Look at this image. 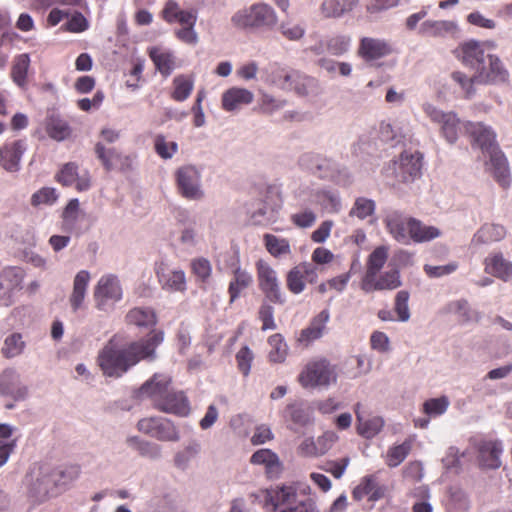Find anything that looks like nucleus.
<instances>
[{"label":"nucleus","mask_w":512,"mask_h":512,"mask_svg":"<svg viewBox=\"0 0 512 512\" xmlns=\"http://www.w3.org/2000/svg\"><path fill=\"white\" fill-rule=\"evenodd\" d=\"M163 339L162 331H152L144 339L121 346L118 337L113 336L99 351L97 363L105 376L119 378L140 360H154Z\"/></svg>","instance_id":"1"},{"label":"nucleus","mask_w":512,"mask_h":512,"mask_svg":"<svg viewBox=\"0 0 512 512\" xmlns=\"http://www.w3.org/2000/svg\"><path fill=\"white\" fill-rule=\"evenodd\" d=\"M470 134L473 147L479 148L485 157L489 158L487 165L495 179L503 186L510 184V171L507 159L496 142V134L491 127L481 122H468L465 125Z\"/></svg>","instance_id":"2"},{"label":"nucleus","mask_w":512,"mask_h":512,"mask_svg":"<svg viewBox=\"0 0 512 512\" xmlns=\"http://www.w3.org/2000/svg\"><path fill=\"white\" fill-rule=\"evenodd\" d=\"M24 483L27 497L33 504L44 503L59 493L53 478V466L49 464H33L25 475Z\"/></svg>","instance_id":"3"},{"label":"nucleus","mask_w":512,"mask_h":512,"mask_svg":"<svg viewBox=\"0 0 512 512\" xmlns=\"http://www.w3.org/2000/svg\"><path fill=\"white\" fill-rule=\"evenodd\" d=\"M278 22L275 10L266 3H254L236 11L231 23L238 29L248 31H270Z\"/></svg>","instance_id":"4"},{"label":"nucleus","mask_w":512,"mask_h":512,"mask_svg":"<svg viewBox=\"0 0 512 512\" xmlns=\"http://www.w3.org/2000/svg\"><path fill=\"white\" fill-rule=\"evenodd\" d=\"M272 83L286 92L300 97L317 96L322 92L319 80L295 69H278L272 74Z\"/></svg>","instance_id":"5"},{"label":"nucleus","mask_w":512,"mask_h":512,"mask_svg":"<svg viewBox=\"0 0 512 512\" xmlns=\"http://www.w3.org/2000/svg\"><path fill=\"white\" fill-rule=\"evenodd\" d=\"M303 388H327L337 381L334 365L326 359L309 362L298 377Z\"/></svg>","instance_id":"6"},{"label":"nucleus","mask_w":512,"mask_h":512,"mask_svg":"<svg viewBox=\"0 0 512 512\" xmlns=\"http://www.w3.org/2000/svg\"><path fill=\"white\" fill-rule=\"evenodd\" d=\"M178 193L190 201H200L205 197L202 187V170L193 164H184L174 173Z\"/></svg>","instance_id":"7"},{"label":"nucleus","mask_w":512,"mask_h":512,"mask_svg":"<svg viewBox=\"0 0 512 512\" xmlns=\"http://www.w3.org/2000/svg\"><path fill=\"white\" fill-rule=\"evenodd\" d=\"M296 493L292 487H281L274 491H265V507L271 506L272 511H276L280 505H287L280 512H320L316 503L311 498L298 501L292 505V500Z\"/></svg>","instance_id":"8"},{"label":"nucleus","mask_w":512,"mask_h":512,"mask_svg":"<svg viewBox=\"0 0 512 512\" xmlns=\"http://www.w3.org/2000/svg\"><path fill=\"white\" fill-rule=\"evenodd\" d=\"M93 296L97 309L106 311L111 308L123 296L119 278L114 274L101 276L94 288Z\"/></svg>","instance_id":"9"},{"label":"nucleus","mask_w":512,"mask_h":512,"mask_svg":"<svg viewBox=\"0 0 512 512\" xmlns=\"http://www.w3.org/2000/svg\"><path fill=\"white\" fill-rule=\"evenodd\" d=\"M474 80L481 85H507L510 73L498 55L487 54L485 64L474 72Z\"/></svg>","instance_id":"10"},{"label":"nucleus","mask_w":512,"mask_h":512,"mask_svg":"<svg viewBox=\"0 0 512 512\" xmlns=\"http://www.w3.org/2000/svg\"><path fill=\"white\" fill-rule=\"evenodd\" d=\"M137 428L140 432L159 441L177 442L180 433L175 424L164 417H146L138 421Z\"/></svg>","instance_id":"11"},{"label":"nucleus","mask_w":512,"mask_h":512,"mask_svg":"<svg viewBox=\"0 0 512 512\" xmlns=\"http://www.w3.org/2000/svg\"><path fill=\"white\" fill-rule=\"evenodd\" d=\"M258 282L265 297L275 304H283L285 296L281 290L276 271L267 263H257Z\"/></svg>","instance_id":"12"},{"label":"nucleus","mask_w":512,"mask_h":512,"mask_svg":"<svg viewBox=\"0 0 512 512\" xmlns=\"http://www.w3.org/2000/svg\"><path fill=\"white\" fill-rule=\"evenodd\" d=\"M419 152H403L400 158L393 162L396 178L402 183L413 182L421 174L422 162Z\"/></svg>","instance_id":"13"},{"label":"nucleus","mask_w":512,"mask_h":512,"mask_svg":"<svg viewBox=\"0 0 512 512\" xmlns=\"http://www.w3.org/2000/svg\"><path fill=\"white\" fill-rule=\"evenodd\" d=\"M0 395L15 402L28 396V388L22 383L21 375L14 368H6L0 373Z\"/></svg>","instance_id":"14"},{"label":"nucleus","mask_w":512,"mask_h":512,"mask_svg":"<svg viewBox=\"0 0 512 512\" xmlns=\"http://www.w3.org/2000/svg\"><path fill=\"white\" fill-rule=\"evenodd\" d=\"M306 189H308V187L299 189L297 193V196L304 202L308 204L319 205L329 213H338L340 211L341 199L337 191L329 189H316L311 190L308 194V197H305Z\"/></svg>","instance_id":"15"},{"label":"nucleus","mask_w":512,"mask_h":512,"mask_svg":"<svg viewBox=\"0 0 512 512\" xmlns=\"http://www.w3.org/2000/svg\"><path fill=\"white\" fill-rule=\"evenodd\" d=\"M156 276L163 290L168 292H185L186 274L182 269H172L166 263L156 264Z\"/></svg>","instance_id":"16"},{"label":"nucleus","mask_w":512,"mask_h":512,"mask_svg":"<svg viewBox=\"0 0 512 512\" xmlns=\"http://www.w3.org/2000/svg\"><path fill=\"white\" fill-rule=\"evenodd\" d=\"M26 150L27 144L24 140L6 142L0 147V166L8 173L19 172Z\"/></svg>","instance_id":"17"},{"label":"nucleus","mask_w":512,"mask_h":512,"mask_svg":"<svg viewBox=\"0 0 512 512\" xmlns=\"http://www.w3.org/2000/svg\"><path fill=\"white\" fill-rule=\"evenodd\" d=\"M170 384L171 377L169 375L155 373L149 380L142 384L137 392V397L139 399H150L155 407L170 389Z\"/></svg>","instance_id":"18"},{"label":"nucleus","mask_w":512,"mask_h":512,"mask_svg":"<svg viewBox=\"0 0 512 512\" xmlns=\"http://www.w3.org/2000/svg\"><path fill=\"white\" fill-rule=\"evenodd\" d=\"M95 153L107 171H128L131 169L132 159L130 156L123 155L115 148L107 149L102 142L96 143Z\"/></svg>","instance_id":"19"},{"label":"nucleus","mask_w":512,"mask_h":512,"mask_svg":"<svg viewBox=\"0 0 512 512\" xmlns=\"http://www.w3.org/2000/svg\"><path fill=\"white\" fill-rule=\"evenodd\" d=\"M412 217H408L397 210L388 211L384 223L390 235L402 244L409 243L410 222Z\"/></svg>","instance_id":"20"},{"label":"nucleus","mask_w":512,"mask_h":512,"mask_svg":"<svg viewBox=\"0 0 512 512\" xmlns=\"http://www.w3.org/2000/svg\"><path fill=\"white\" fill-rule=\"evenodd\" d=\"M156 409L161 412L178 416H187L190 411L188 398L182 391L169 389L163 398L156 404Z\"/></svg>","instance_id":"21"},{"label":"nucleus","mask_w":512,"mask_h":512,"mask_svg":"<svg viewBox=\"0 0 512 512\" xmlns=\"http://www.w3.org/2000/svg\"><path fill=\"white\" fill-rule=\"evenodd\" d=\"M316 175L322 179H329L339 185H347L351 181L349 170L340 163L321 155Z\"/></svg>","instance_id":"22"},{"label":"nucleus","mask_w":512,"mask_h":512,"mask_svg":"<svg viewBox=\"0 0 512 512\" xmlns=\"http://www.w3.org/2000/svg\"><path fill=\"white\" fill-rule=\"evenodd\" d=\"M177 222L181 225L180 243L187 248L195 247L201 239L200 224L185 210L178 213Z\"/></svg>","instance_id":"23"},{"label":"nucleus","mask_w":512,"mask_h":512,"mask_svg":"<svg viewBox=\"0 0 512 512\" xmlns=\"http://www.w3.org/2000/svg\"><path fill=\"white\" fill-rule=\"evenodd\" d=\"M329 318L330 313L327 309H324L318 313L315 317L312 318L309 325L300 331L297 339L298 342L307 346L311 342L321 338L326 331V325L329 321Z\"/></svg>","instance_id":"24"},{"label":"nucleus","mask_w":512,"mask_h":512,"mask_svg":"<svg viewBox=\"0 0 512 512\" xmlns=\"http://www.w3.org/2000/svg\"><path fill=\"white\" fill-rule=\"evenodd\" d=\"M391 52L390 44L384 39L363 37L360 40L358 53L365 60H377Z\"/></svg>","instance_id":"25"},{"label":"nucleus","mask_w":512,"mask_h":512,"mask_svg":"<svg viewBox=\"0 0 512 512\" xmlns=\"http://www.w3.org/2000/svg\"><path fill=\"white\" fill-rule=\"evenodd\" d=\"M462 62L476 72L477 68L485 64L487 55L485 54L484 43L477 40H469L461 44Z\"/></svg>","instance_id":"26"},{"label":"nucleus","mask_w":512,"mask_h":512,"mask_svg":"<svg viewBox=\"0 0 512 512\" xmlns=\"http://www.w3.org/2000/svg\"><path fill=\"white\" fill-rule=\"evenodd\" d=\"M162 17L168 23H179L182 26L195 25L197 11L194 9L183 10L175 0H168L162 10Z\"/></svg>","instance_id":"27"},{"label":"nucleus","mask_w":512,"mask_h":512,"mask_svg":"<svg viewBox=\"0 0 512 512\" xmlns=\"http://www.w3.org/2000/svg\"><path fill=\"white\" fill-rule=\"evenodd\" d=\"M457 32V24L448 20H426L421 23L418 34L429 38H446Z\"/></svg>","instance_id":"28"},{"label":"nucleus","mask_w":512,"mask_h":512,"mask_svg":"<svg viewBox=\"0 0 512 512\" xmlns=\"http://www.w3.org/2000/svg\"><path fill=\"white\" fill-rule=\"evenodd\" d=\"M485 272L508 282L512 278V262L505 259L502 253L490 254L484 260Z\"/></svg>","instance_id":"29"},{"label":"nucleus","mask_w":512,"mask_h":512,"mask_svg":"<svg viewBox=\"0 0 512 512\" xmlns=\"http://www.w3.org/2000/svg\"><path fill=\"white\" fill-rule=\"evenodd\" d=\"M503 446L500 441H484L479 446L480 465L488 469H498L501 466L500 456Z\"/></svg>","instance_id":"30"},{"label":"nucleus","mask_w":512,"mask_h":512,"mask_svg":"<svg viewBox=\"0 0 512 512\" xmlns=\"http://www.w3.org/2000/svg\"><path fill=\"white\" fill-rule=\"evenodd\" d=\"M250 461L256 465H264L269 478H277L281 473L282 466L279 457L269 449H260L254 452Z\"/></svg>","instance_id":"31"},{"label":"nucleus","mask_w":512,"mask_h":512,"mask_svg":"<svg viewBox=\"0 0 512 512\" xmlns=\"http://www.w3.org/2000/svg\"><path fill=\"white\" fill-rule=\"evenodd\" d=\"M283 417L291 422L295 428L305 427L312 422V413L301 401H295L286 406L283 411Z\"/></svg>","instance_id":"32"},{"label":"nucleus","mask_w":512,"mask_h":512,"mask_svg":"<svg viewBox=\"0 0 512 512\" xmlns=\"http://www.w3.org/2000/svg\"><path fill=\"white\" fill-rule=\"evenodd\" d=\"M253 98V93L248 89L233 87L223 93L222 107L226 111H234L242 105L250 104Z\"/></svg>","instance_id":"33"},{"label":"nucleus","mask_w":512,"mask_h":512,"mask_svg":"<svg viewBox=\"0 0 512 512\" xmlns=\"http://www.w3.org/2000/svg\"><path fill=\"white\" fill-rule=\"evenodd\" d=\"M361 404L355 405V414L357 418V432L360 436L371 439L380 433L384 427V419L380 416H373L369 419H364L360 413Z\"/></svg>","instance_id":"34"},{"label":"nucleus","mask_w":512,"mask_h":512,"mask_svg":"<svg viewBox=\"0 0 512 512\" xmlns=\"http://www.w3.org/2000/svg\"><path fill=\"white\" fill-rule=\"evenodd\" d=\"M82 214L83 212L80 209L79 200L77 198L71 199L61 214V230L68 234L73 233L77 229Z\"/></svg>","instance_id":"35"},{"label":"nucleus","mask_w":512,"mask_h":512,"mask_svg":"<svg viewBox=\"0 0 512 512\" xmlns=\"http://www.w3.org/2000/svg\"><path fill=\"white\" fill-rule=\"evenodd\" d=\"M506 236V229L500 224L486 223L473 235L472 244L482 245L498 242Z\"/></svg>","instance_id":"36"},{"label":"nucleus","mask_w":512,"mask_h":512,"mask_svg":"<svg viewBox=\"0 0 512 512\" xmlns=\"http://www.w3.org/2000/svg\"><path fill=\"white\" fill-rule=\"evenodd\" d=\"M89 281L90 273L87 270H81L75 275L73 280V291L69 298L73 311H77L82 307Z\"/></svg>","instance_id":"37"},{"label":"nucleus","mask_w":512,"mask_h":512,"mask_svg":"<svg viewBox=\"0 0 512 512\" xmlns=\"http://www.w3.org/2000/svg\"><path fill=\"white\" fill-rule=\"evenodd\" d=\"M359 0H324L321 12L326 18H339L356 7Z\"/></svg>","instance_id":"38"},{"label":"nucleus","mask_w":512,"mask_h":512,"mask_svg":"<svg viewBox=\"0 0 512 512\" xmlns=\"http://www.w3.org/2000/svg\"><path fill=\"white\" fill-rule=\"evenodd\" d=\"M352 496L357 501L362 500L365 496H368L369 500L376 501L383 496V490L377 484L373 476H366L362 479L361 483L354 488Z\"/></svg>","instance_id":"39"},{"label":"nucleus","mask_w":512,"mask_h":512,"mask_svg":"<svg viewBox=\"0 0 512 512\" xmlns=\"http://www.w3.org/2000/svg\"><path fill=\"white\" fill-rule=\"evenodd\" d=\"M440 235L441 231L435 226L424 225L415 218L410 222L409 241L423 243L438 238Z\"/></svg>","instance_id":"40"},{"label":"nucleus","mask_w":512,"mask_h":512,"mask_svg":"<svg viewBox=\"0 0 512 512\" xmlns=\"http://www.w3.org/2000/svg\"><path fill=\"white\" fill-rule=\"evenodd\" d=\"M149 56L163 76L168 77L174 70L175 61L171 52L158 47H152L149 50Z\"/></svg>","instance_id":"41"},{"label":"nucleus","mask_w":512,"mask_h":512,"mask_svg":"<svg viewBox=\"0 0 512 512\" xmlns=\"http://www.w3.org/2000/svg\"><path fill=\"white\" fill-rule=\"evenodd\" d=\"M26 347V343L20 333H12L8 335L3 342L1 353L3 357L12 359L20 356Z\"/></svg>","instance_id":"42"},{"label":"nucleus","mask_w":512,"mask_h":512,"mask_svg":"<svg viewBox=\"0 0 512 512\" xmlns=\"http://www.w3.org/2000/svg\"><path fill=\"white\" fill-rule=\"evenodd\" d=\"M252 283V277L246 271L236 269L234 277L229 284V295L230 302H234L241 294Z\"/></svg>","instance_id":"43"},{"label":"nucleus","mask_w":512,"mask_h":512,"mask_svg":"<svg viewBox=\"0 0 512 512\" xmlns=\"http://www.w3.org/2000/svg\"><path fill=\"white\" fill-rule=\"evenodd\" d=\"M271 349L269 351V359L274 363H282L288 354V346L281 334L271 335L268 339Z\"/></svg>","instance_id":"44"},{"label":"nucleus","mask_w":512,"mask_h":512,"mask_svg":"<svg viewBox=\"0 0 512 512\" xmlns=\"http://www.w3.org/2000/svg\"><path fill=\"white\" fill-rule=\"evenodd\" d=\"M29 65L30 58L28 54H20L14 60L11 70V77L14 83L19 87H24L26 84Z\"/></svg>","instance_id":"45"},{"label":"nucleus","mask_w":512,"mask_h":512,"mask_svg":"<svg viewBox=\"0 0 512 512\" xmlns=\"http://www.w3.org/2000/svg\"><path fill=\"white\" fill-rule=\"evenodd\" d=\"M128 443L143 457L150 459H159L161 457V447L156 443L141 440L138 437L129 438Z\"/></svg>","instance_id":"46"},{"label":"nucleus","mask_w":512,"mask_h":512,"mask_svg":"<svg viewBox=\"0 0 512 512\" xmlns=\"http://www.w3.org/2000/svg\"><path fill=\"white\" fill-rule=\"evenodd\" d=\"M444 312L459 317L460 322L468 323L472 320V309L466 299H458L447 303Z\"/></svg>","instance_id":"47"},{"label":"nucleus","mask_w":512,"mask_h":512,"mask_svg":"<svg viewBox=\"0 0 512 512\" xmlns=\"http://www.w3.org/2000/svg\"><path fill=\"white\" fill-rule=\"evenodd\" d=\"M412 448V441L407 439L399 445H394L387 452L386 463L389 467H397L408 456Z\"/></svg>","instance_id":"48"},{"label":"nucleus","mask_w":512,"mask_h":512,"mask_svg":"<svg viewBox=\"0 0 512 512\" xmlns=\"http://www.w3.org/2000/svg\"><path fill=\"white\" fill-rule=\"evenodd\" d=\"M264 242L268 252L274 257L287 255L291 252L289 241L272 234L264 235Z\"/></svg>","instance_id":"49"},{"label":"nucleus","mask_w":512,"mask_h":512,"mask_svg":"<svg viewBox=\"0 0 512 512\" xmlns=\"http://www.w3.org/2000/svg\"><path fill=\"white\" fill-rule=\"evenodd\" d=\"M126 317L129 323L137 326H150L156 322L155 313L150 308H134L128 312Z\"/></svg>","instance_id":"50"},{"label":"nucleus","mask_w":512,"mask_h":512,"mask_svg":"<svg viewBox=\"0 0 512 512\" xmlns=\"http://www.w3.org/2000/svg\"><path fill=\"white\" fill-rule=\"evenodd\" d=\"M80 475V467L77 465H71L64 468L53 467V478L56 482L58 491L61 487L66 486L72 481L76 480Z\"/></svg>","instance_id":"51"},{"label":"nucleus","mask_w":512,"mask_h":512,"mask_svg":"<svg viewBox=\"0 0 512 512\" xmlns=\"http://www.w3.org/2000/svg\"><path fill=\"white\" fill-rule=\"evenodd\" d=\"M47 133L51 138L62 141L70 135L71 130L65 120L51 116L47 122Z\"/></svg>","instance_id":"52"},{"label":"nucleus","mask_w":512,"mask_h":512,"mask_svg":"<svg viewBox=\"0 0 512 512\" xmlns=\"http://www.w3.org/2000/svg\"><path fill=\"white\" fill-rule=\"evenodd\" d=\"M328 53L333 56H341L347 53L351 46V37L349 35H333L326 39Z\"/></svg>","instance_id":"53"},{"label":"nucleus","mask_w":512,"mask_h":512,"mask_svg":"<svg viewBox=\"0 0 512 512\" xmlns=\"http://www.w3.org/2000/svg\"><path fill=\"white\" fill-rule=\"evenodd\" d=\"M375 208L376 203L374 200L368 199L366 197H358L356 198L353 207L349 212V216L364 220L368 216L374 214Z\"/></svg>","instance_id":"54"},{"label":"nucleus","mask_w":512,"mask_h":512,"mask_svg":"<svg viewBox=\"0 0 512 512\" xmlns=\"http://www.w3.org/2000/svg\"><path fill=\"white\" fill-rule=\"evenodd\" d=\"M201 451V444L193 440L191 441L183 451L176 453L174 457V463L178 468L186 469L189 462L195 458Z\"/></svg>","instance_id":"55"},{"label":"nucleus","mask_w":512,"mask_h":512,"mask_svg":"<svg viewBox=\"0 0 512 512\" xmlns=\"http://www.w3.org/2000/svg\"><path fill=\"white\" fill-rule=\"evenodd\" d=\"M173 85L174 91L172 93V98L179 102L186 100L193 90L192 79L184 75L175 77L173 80Z\"/></svg>","instance_id":"56"},{"label":"nucleus","mask_w":512,"mask_h":512,"mask_svg":"<svg viewBox=\"0 0 512 512\" xmlns=\"http://www.w3.org/2000/svg\"><path fill=\"white\" fill-rule=\"evenodd\" d=\"M154 149L159 157L168 160L178 152V144L175 141H167L164 135L158 134L154 139Z\"/></svg>","instance_id":"57"},{"label":"nucleus","mask_w":512,"mask_h":512,"mask_svg":"<svg viewBox=\"0 0 512 512\" xmlns=\"http://www.w3.org/2000/svg\"><path fill=\"white\" fill-rule=\"evenodd\" d=\"M449 405L450 401L447 396L431 398L424 402L423 411L429 417H438L447 411Z\"/></svg>","instance_id":"58"},{"label":"nucleus","mask_w":512,"mask_h":512,"mask_svg":"<svg viewBox=\"0 0 512 512\" xmlns=\"http://www.w3.org/2000/svg\"><path fill=\"white\" fill-rule=\"evenodd\" d=\"M301 269L300 264L296 265L287 273L286 277L288 290L296 295L302 293L305 289V278Z\"/></svg>","instance_id":"59"},{"label":"nucleus","mask_w":512,"mask_h":512,"mask_svg":"<svg viewBox=\"0 0 512 512\" xmlns=\"http://www.w3.org/2000/svg\"><path fill=\"white\" fill-rule=\"evenodd\" d=\"M58 200V194L55 188L43 187L32 194L31 205L39 207L40 205L52 206Z\"/></svg>","instance_id":"60"},{"label":"nucleus","mask_w":512,"mask_h":512,"mask_svg":"<svg viewBox=\"0 0 512 512\" xmlns=\"http://www.w3.org/2000/svg\"><path fill=\"white\" fill-rule=\"evenodd\" d=\"M388 258V249L384 246L377 247L368 257L367 272L378 274Z\"/></svg>","instance_id":"61"},{"label":"nucleus","mask_w":512,"mask_h":512,"mask_svg":"<svg viewBox=\"0 0 512 512\" xmlns=\"http://www.w3.org/2000/svg\"><path fill=\"white\" fill-rule=\"evenodd\" d=\"M403 135L390 123L381 122L379 126V138L382 142L397 146L402 142Z\"/></svg>","instance_id":"62"},{"label":"nucleus","mask_w":512,"mask_h":512,"mask_svg":"<svg viewBox=\"0 0 512 512\" xmlns=\"http://www.w3.org/2000/svg\"><path fill=\"white\" fill-rule=\"evenodd\" d=\"M410 294L406 290L397 292L394 302V311L401 322H407L410 319V310L408 306Z\"/></svg>","instance_id":"63"},{"label":"nucleus","mask_w":512,"mask_h":512,"mask_svg":"<svg viewBox=\"0 0 512 512\" xmlns=\"http://www.w3.org/2000/svg\"><path fill=\"white\" fill-rule=\"evenodd\" d=\"M459 130L460 119L455 113H453L452 116L448 117L444 123L443 129L440 132L448 143L454 144L458 139Z\"/></svg>","instance_id":"64"}]
</instances>
